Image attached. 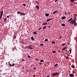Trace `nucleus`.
I'll return each instance as SVG.
<instances>
[{
    "mask_svg": "<svg viewBox=\"0 0 77 77\" xmlns=\"http://www.w3.org/2000/svg\"><path fill=\"white\" fill-rule=\"evenodd\" d=\"M49 77V75H48V76H46V77Z\"/></svg>",
    "mask_w": 77,
    "mask_h": 77,
    "instance_id": "864d4df0",
    "label": "nucleus"
},
{
    "mask_svg": "<svg viewBox=\"0 0 77 77\" xmlns=\"http://www.w3.org/2000/svg\"><path fill=\"white\" fill-rule=\"evenodd\" d=\"M38 4H39V3H38V2H37V3Z\"/></svg>",
    "mask_w": 77,
    "mask_h": 77,
    "instance_id": "5fc2aeb1",
    "label": "nucleus"
},
{
    "mask_svg": "<svg viewBox=\"0 0 77 77\" xmlns=\"http://www.w3.org/2000/svg\"><path fill=\"white\" fill-rule=\"evenodd\" d=\"M3 14V11H2L1 12V15H2V16Z\"/></svg>",
    "mask_w": 77,
    "mask_h": 77,
    "instance_id": "0eeeda50",
    "label": "nucleus"
},
{
    "mask_svg": "<svg viewBox=\"0 0 77 77\" xmlns=\"http://www.w3.org/2000/svg\"><path fill=\"white\" fill-rule=\"evenodd\" d=\"M65 15L67 14V12L66 11H65Z\"/></svg>",
    "mask_w": 77,
    "mask_h": 77,
    "instance_id": "c9c22d12",
    "label": "nucleus"
},
{
    "mask_svg": "<svg viewBox=\"0 0 77 77\" xmlns=\"http://www.w3.org/2000/svg\"><path fill=\"white\" fill-rule=\"evenodd\" d=\"M14 63H13L12 65V66H14Z\"/></svg>",
    "mask_w": 77,
    "mask_h": 77,
    "instance_id": "e433bc0d",
    "label": "nucleus"
},
{
    "mask_svg": "<svg viewBox=\"0 0 77 77\" xmlns=\"http://www.w3.org/2000/svg\"><path fill=\"white\" fill-rule=\"evenodd\" d=\"M23 5L25 6H26V5L25 4H23Z\"/></svg>",
    "mask_w": 77,
    "mask_h": 77,
    "instance_id": "2f4dec72",
    "label": "nucleus"
},
{
    "mask_svg": "<svg viewBox=\"0 0 77 77\" xmlns=\"http://www.w3.org/2000/svg\"><path fill=\"white\" fill-rule=\"evenodd\" d=\"M66 18V17L65 16H63V17H62V20H64V19H65Z\"/></svg>",
    "mask_w": 77,
    "mask_h": 77,
    "instance_id": "1a4fd4ad",
    "label": "nucleus"
},
{
    "mask_svg": "<svg viewBox=\"0 0 77 77\" xmlns=\"http://www.w3.org/2000/svg\"><path fill=\"white\" fill-rule=\"evenodd\" d=\"M2 15H1V16H0V17L1 18L2 17Z\"/></svg>",
    "mask_w": 77,
    "mask_h": 77,
    "instance_id": "a18cd8bd",
    "label": "nucleus"
},
{
    "mask_svg": "<svg viewBox=\"0 0 77 77\" xmlns=\"http://www.w3.org/2000/svg\"><path fill=\"white\" fill-rule=\"evenodd\" d=\"M30 43H31V42H30Z\"/></svg>",
    "mask_w": 77,
    "mask_h": 77,
    "instance_id": "bf43d9fd",
    "label": "nucleus"
},
{
    "mask_svg": "<svg viewBox=\"0 0 77 77\" xmlns=\"http://www.w3.org/2000/svg\"><path fill=\"white\" fill-rule=\"evenodd\" d=\"M61 26H65L66 25H65V23H62Z\"/></svg>",
    "mask_w": 77,
    "mask_h": 77,
    "instance_id": "f8f14e48",
    "label": "nucleus"
},
{
    "mask_svg": "<svg viewBox=\"0 0 77 77\" xmlns=\"http://www.w3.org/2000/svg\"><path fill=\"white\" fill-rule=\"evenodd\" d=\"M72 51V50H71V49H69V51L70 52V54H71V53Z\"/></svg>",
    "mask_w": 77,
    "mask_h": 77,
    "instance_id": "a878e982",
    "label": "nucleus"
},
{
    "mask_svg": "<svg viewBox=\"0 0 77 77\" xmlns=\"http://www.w3.org/2000/svg\"><path fill=\"white\" fill-rule=\"evenodd\" d=\"M71 67L72 68H75V66L73 65H72L71 66Z\"/></svg>",
    "mask_w": 77,
    "mask_h": 77,
    "instance_id": "2eb2a0df",
    "label": "nucleus"
},
{
    "mask_svg": "<svg viewBox=\"0 0 77 77\" xmlns=\"http://www.w3.org/2000/svg\"><path fill=\"white\" fill-rule=\"evenodd\" d=\"M1 18L0 17V20H1Z\"/></svg>",
    "mask_w": 77,
    "mask_h": 77,
    "instance_id": "13d9d810",
    "label": "nucleus"
},
{
    "mask_svg": "<svg viewBox=\"0 0 77 77\" xmlns=\"http://www.w3.org/2000/svg\"><path fill=\"white\" fill-rule=\"evenodd\" d=\"M71 1V2H74V0H70Z\"/></svg>",
    "mask_w": 77,
    "mask_h": 77,
    "instance_id": "72a5a7b5",
    "label": "nucleus"
},
{
    "mask_svg": "<svg viewBox=\"0 0 77 77\" xmlns=\"http://www.w3.org/2000/svg\"><path fill=\"white\" fill-rule=\"evenodd\" d=\"M70 77H74V75L73 74H70L69 75Z\"/></svg>",
    "mask_w": 77,
    "mask_h": 77,
    "instance_id": "423d86ee",
    "label": "nucleus"
},
{
    "mask_svg": "<svg viewBox=\"0 0 77 77\" xmlns=\"http://www.w3.org/2000/svg\"><path fill=\"white\" fill-rule=\"evenodd\" d=\"M44 45L43 44H40V46H43Z\"/></svg>",
    "mask_w": 77,
    "mask_h": 77,
    "instance_id": "412c9836",
    "label": "nucleus"
},
{
    "mask_svg": "<svg viewBox=\"0 0 77 77\" xmlns=\"http://www.w3.org/2000/svg\"><path fill=\"white\" fill-rule=\"evenodd\" d=\"M57 11H54V12H53V14H55L56 13V12H57Z\"/></svg>",
    "mask_w": 77,
    "mask_h": 77,
    "instance_id": "6ab92c4d",
    "label": "nucleus"
},
{
    "mask_svg": "<svg viewBox=\"0 0 77 77\" xmlns=\"http://www.w3.org/2000/svg\"><path fill=\"white\" fill-rule=\"evenodd\" d=\"M40 62H44V60H40Z\"/></svg>",
    "mask_w": 77,
    "mask_h": 77,
    "instance_id": "cd10ccee",
    "label": "nucleus"
},
{
    "mask_svg": "<svg viewBox=\"0 0 77 77\" xmlns=\"http://www.w3.org/2000/svg\"><path fill=\"white\" fill-rule=\"evenodd\" d=\"M65 47V48H66H66H67V46H66Z\"/></svg>",
    "mask_w": 77,
    "mask_h": 77,
    "instance_id": "3c124183",
    "label": "nucleus"
},
{
    "mask_svg": "<svg viewBox=\"0 0 77 77\" xmlns=\"http://www.w3.org/2000/svg\"><path fill=\"white\" fill-rule=\"evenodd\" d=\"M48 24L47 23H43L42 24V25H43L44 26L45 25H46Z\"/></svg>",
    "mask_w": 77,
    "mask_h": 77,
    "instance_id": "9b49d317",
    "label": "nucleus"
},
{
    "mask_svg": "<svg viewBox=\"0 0 77 77\" xmlns=\"http://www.w3.org/2000/svg\"><path fill=\"white\" fill-rule=\"evenodd\" d=\"M8 63H9L8 65H9L10 66H12V65H11V64L10 63V61H9Z\"/></svg>",
    "mask_w": 77,
    "mask_h": 77,
    "instance_id": "dca6fc26",
    "label": "nucleus"
},
{
    "mask_svg": "<svg viewBox=\"0 0 77 77\" xmlns=\"http://www.w3.org/2000/svg\"><path fill=\"white\" fill-rule=\"evenodd\" d=\"M9 17V16H7V18H8Z\"/></svg>",
    "mask_w": 77,
    "mask_h": 77,
    "instance_id": "ea45409f",
    "label": "nucleus"
},
{
    "mask_svg": "<svg viewBox=\"0 0 77 77\" xmlns=\"http://www.w3.org/2000/svg\"><path fill=\"white\" fill-rule=\"evenodd\" d=\"M58 0H55V2H57V1H58Z\"/></svg>",
    "mask_w": 77,
    "mask_h": 77,
    "instance_id": "c03bdc74",
    "label": "nucleus"
},
{
    "mask_svg": "<svg viewBox=\"0 0 77 77\" xmlns=\"http://www.w3.org/2000/svg\"><path fill=\"white\" fill-rule=\"evenodd\" d=\"M70 24H71V25L73 24L74 23V26H76L77 25V23H76V21H74V23L73 22H70L69 23Z\"/></svg>",
    "mask_w": 77,
    "mask_h": 77,
    "instance_id": "f257e3e1",
    "label": "nucleus"
},
{
    "mask_svg": "<svg viewBox=\"0 0 77 77\" xmlns=\"http://www.w3.org/2000/svg\"><path fill=\"white\" fill-rule=\"evenodd\" d=\"M22 69H24V66H23Z\"/></svg>",
    "mask_w": 77,
    "mask_h": 77,
    "instance_id": "79ce46f5",
    "label": "nucleus"
},
{
    "mask_svg": "<svg viewBox=\"0 0 77 77\" xmlns=\"http://www.w3.org/2000/svg\"><path fill=\"white\" fill-rule=\"evenodd\" d=\"M65 47V48H66H66H67V46H66Z\"/></svg>",
    "mask_w": 77,
    "mask_h": 77,
    "instance_id": "8fccbe9b",
    "label": "nucleus"
},
{
    "mask_svg": "<svg viewBox=\"0 0 77 77\" xmlns=\"http://www.w3.org/2000/svg\"><path fill=\"white\" fill-rule=\"evenodd\" d=\"M73 20V18H71L70 19H69V20H68L67 21V22H71V21H72V20Z\"/></svg>",
    "mask_w": 77,
    "mask_h": 77,
    "instance_id": "39448f33",
    "label": "nucleus"
},
{
    "mask_svg": "<svg viewBox=\"0 0 77 77\" xmlns=\"http://www.w3.org/2000/svg\"><path fill=\"white\" fill-rule=\"evenodd\" d=\"M7 20V19L6 18H5L4 20V21H6Z\"/></svg>",
    "mask_w": 77,
    "mask_h": 77,
    "instance_id": "c85d7f7f",
    "label": "nucleus"
},
{
    "mask_svg": "<svg viewBox=\"0 0 77 77\" xmlns=\"http://www.w3.org/2000/svg\"><path fill=\"white\" fill-rule=\"evenodd\" d=\"M35 7L36 8H37L38 10L39 9V6H36Z\"/></svg>",
    "mask_w": 77,
    "mask_h": 77,
    "instance_id": "4468645a",
    "label": "nucleus"
},
{
    "mask_svg": "<svg viewBox=\"0 0 77 77\" xmlns=\"http://www.w3.org/2000/svg\"><path fill=\"white\" fill-rule=\"evenodd\" d=\"M48 41V39H45V42H47V41Z\"/></svg>",
    "mask_w": 77,
    "mask_h": 77,
    "instance_id": "5701e85b",
    "label": "nucleus"
},
{
    "mask_svg": "<svg viewBox=\"0 0 77 77\" xmlns=\"http://www.w3.org/2000/svg\"><path fill=\"white\" fill-rule=\"evenodd\" d=\"M36 76L35 75V74H34L33 75V77H35V76Z\"/></svg>",
    "mask_w": 77,
    "mask_h": 77,
    "instance_id": "37998d69",
    "label": "nucleus"
},
{
    "mask_svg": "<svg viewBox=\"0 0 77 77\" xmlns=\"http://www.w3.org/2000/svg\"><path fill=\"white\" fill-rule=\"evenodd\" d=\"M34 69H36V68L35 67H34Z\"/></svg>",
    "mask_w": 77,
    "mask_h": 77,
    "instance_id": "49530a36",
    "label": "nucleus"
},
{
    "mask_svg": "<svg viewBox=\"0 0 77 77\" xmlns=\"http://www.w3.org/2000/svg\"><path fill=\"white\" fill-rule=\"evenodd\" d=\"M39 64L40 65H41V64H42V63L40 62V63H39Z\"/></svg>",
    "mask_w": 77,
    "mask_h": 77,
    "instance_id": "a19ab883",
    "label": "nucleus"
},
{
    "mask_svg": "<svg viewBox=\"0 0 77 77\" xmlns=\"http://www.w3.org/2000/svg\"><path fill=\"white\" fill-rule=\"evenodd\" d=\"M16 37H17V36H14V38H16Z\"/></svg>",
    "mask_w": 77,
    "mask_h": 77,
    "instance_id": "f704fd0d",
    "label": "nucleus"
},
{
    "mask_svg": "<svg viewBox=\"0 0 77 77\" xmlns=\"http://www.w3.org/2000/svg\"><path fill=\"white\" fill-rule=\"evenodd\" d=\"M49 14H45V16L46 17L49 16Z\"/></svg>",
    "mask_w": 77,
    "mask_h": 77,
    "instance_id": "6e6552de",
    "label": "nucleus"
},
{
    "mask_svg": "<svg viewBox=\"0 0 77 77\" xmlns=\"http://www.w3.org/2000/svg\"><path fill=\"white\" fill-rule=\"evenodd\" d=\"M66 57V59H68V56Z\"/></svg>",
    "mask_w": 77,
    "mask_h": 77,
    "instance_id": "58836bf2",
    "label": "nucleus"
},
{
    "mask_svg": "<svg viewBox=\"0 0 77 77\" xmlns=\"http://www.w3.org/2000/svg\"><path fill=\"white\" fill-rule=\"evenodd\" d=\"M32 45H30V46L29 47H32Z\"/></svg>",
    "mask_w": 77,
    "mask_h": 77,
    "instance_id": "de8ad7c7",
    "label": "nucleus"
},
{
    "mask_svg": "<svg viewBox=\"0 0 77 77\" xmlns=\"http://www.w3.org/2000/svg\"><path fill=\"white\" fill-rule=\"evenodd\" d=\"M66 44V43H63V44H62L61 45H62V46H63L64 45H65Z\"/></svg>",
    "mask_w": 77,
    "mask_h": 77,
    "instance_id": "b1692460",
    "label": "nucleus"
},
{
    "mask_svg": "<svg viewBox=\"0 0 77 77\" xmlns=\"http://www.w3.org/2000/svg\"><path fill=\"white\" fill-rule=\"evenodd\" d=\"M33 34H35V35H37V33H36V32H33Z\"/></svg>",
    "mask_w": 77,
    "mask_h": 77,
    "instance_id": "f3484780",
    "label": "nucleus"
},
{
    "mask_svg": "<svg viewBox=\"0 0 77 77\" xmlns=\"http://www.w3.org/2000/svg\"><path fill=\"white\" fill-rule=\"evenodd\" d=\"M31 57L30 56H28L27 57L29 59H30Z\"/></svg>",
    "mask_w": 77,
    "mask_h": 77,
    "instance_id": "aec40b11",
    "label": "nucleus"
},
{
    "mask_svg": "<svg viewBox=\"0 0 77 77\" xmlns=\"http://www.w3.org/2000/svg\"><path fill=\"white\" fill-rule=\"evenodd\" d=\"M52 20V19H50L47 20H46V22H48L49 21Z\"/></svg>",
    "mask_w": 77,
    "mask_h": 77,
    "instance_id": "9d476101",
    "label": "nucleus"
},
{
    "mask_svg": "<svg viewBox=\"0 0 77 77\" xmlns=\"http://www.w3.org/2000/svg\"><path fill=\"white\" fill-rule=\"evenodd\" d=\"M59 74V73L58 72H57L51 74V75L52 76L56 75H58V74Z\"/></svg>",
    "mask_w": 77,
    "mask_h": 77,
    "instance_id": "f03ea898",
    "label": "nucleus"
},
{
    "mask_svg": "<svg viewBox=\"0 0 77 77\" xmlns=\"http://www.w3.org/2000/svg\"><path fill=\"white\" fill-rule=\"evenodd\" d=\"M61 38H62V37H60V39H61Z\"/></svg>",
    "mask_w": 77,
    "mask_h": 77,
    "instance_id": "603ef678",
    "label": "nucleus"
},
{
    "mask_svg": "<svg viewBox=\"0 0 77 77\" xmlns=\"http://www.w3.org/2000/svg\"><path fill=\"white\" fill-rule=\"evenodd\" d=\"M21 60L23 61H25L26 60H25L23 59V58H22L21 59Z\"/></svg>",
    "mask_w": 77,
    "mask_h": 77,
    "instance_id": "7c9ffc66",
    "label": "nucleus"
},
{
    "mask_svg": "<svg viewBox=\"0 0 77 77\" xmlns=\"http://www.w3.org/2000/svg\"><path fill=\"white\" fill-rule=\"evenodd\" d=\"M42 27L40 28L39 29H38V30H40V29H42Z\"/></svg>",
    "mask_w": 77,
    "mask_h": 77,
    "instance_id": "4c0bfd02",
    "label": "nucleus"
},
{
    "mask_svg": "<svg viewBox=\"0 0 77 77\" xmlns=\"http://www.w3.org/2000/svg\"><path fill=\"white\" fill-rule=\"evenodd\" d=\"M51 43L52 44H55V42H51Z\"/></svg>",
    "mask_w": 77,
    "mask_h": 77,
    "instance_id": "c756f323",
    "label": "nucleus"
},
{
    "mask_svg": "<svg viewBox=\"0 0 77 77\" xmlns=\"http://www.w3.org/2000/svg\"><path fill=\"white\" fill-rule=\"evenodd\" d=\"M35 2H36V3H37V1H35Z\"/></svg>",
    "mask_w": 77,
    "mask_h": 77,
    "instance_id": "4d7b16f0",
    "label": "nucleus"
},
{
    "mask_svg": "<svg viewBox=\"0 0 77 77\" xmlns=\"http://www.w3.org/2000/svg\"><path fill=\"white\" fill-rule=\"evenodd\" d=\"M52 52L53 53H56V51H53Z\"/></svg>",
    "mask_w": 77,
    "mask_h": 77,
    "instance_id": "473e14b6",
    "label": "nucleus"
},
{
    "mask_svg": "<svg viewBox=\"0 0 77 77\" xmlns=\"http://www.w3.org/2000/svg\"><path fill=\"white\" fill-rule=\"evenodd\" d=\"M47 27V26H45L44 27H43V29H45V28H46Z\"/></svg>",
    "mask_w": 77,
    "mask_h": 77,
    "instance_id": "4be33fe9",
    "label": "nucleus"
},
{
    "mask_svg": "<svg viewBox=\"0 0 77 77\" xmlns=\"http://www.w3.org/2000/svg\"><path fill=\"white\" fill-rule=\"evenodd\" d=\"M74 0V1H77V0Z\"/></svg>",
    "mask_w": 77,
    "mask_h": 77,
    "instance_id": "6e6d98bb",
    "label": "nucleus"
},
{
    "mask_svg": "<svg viewBox=\"0 0 77 77\" xmlns=\"http://www.w3.org/2000/svg\"><path fill=\"white\" fill-rule=\"evenodd\" d=\"M28 48H29V49H33V48L32 47H28Z\"/></svg>",
    "mask_w": 77,
    "mask_h": 77,
    "instance_id": "393cba45",
    "label": "nucleus"
},
{
    "mask_svg": "<svg viewBox=\"0 0 77 77\" xmlns=\"http://www.w3.org/2000/svg\"><path fill=\"white\" fill-rule=\"evenodd\" d=\"M77 19L76 17H75L74 19H73L70 22H73V23H74V22H75V20Z\"/></svg>",
    "mask_w": 77,
    "mask_h": 77,
    "instance_id": "20e7f679",
    "label": "nucleus"
},
{
    "mask_svg": "<svg viewBox=\"0 0 77 77\" xmlns=\"http://www.w3.org/2000/svg\"><path fill=\"white\" fill-rule=\"evenodd\" d=\"M58 65V64H57V63H56V64H55V65H54V66H55V67H56V66H57Z\"/></svg>",
    "mask_w": 77,
    "mask_h": 77,
    "instance_id": "bb28decb",
    "label": "nucleus"
},
{
    "mask_svg": "<svg viewBox=\"0 0 77 77\" xmlns=\"http://www.w3.org/2000/svg\"><path fill=\"white\" fill-rule=\"evenodd\" d=\"M65 49H66V48L65 47L64 48L62 49V51H64V50H65Z\"/></svg>",
    "mask_w": 77,
    "mask_h": 77,
    "instance_id": "a211bd4d",
    "label": "nucleus"
},
{
    "mask_svg": "<svg viewBox=\"0 0 77 77\" xmlns=\"http://www.w3.org/2000/svg\"><path fill=\"white\" fill-rule=\"evenodd\" d=\"M17 13L18 14H21V15H25V14L24 13H22L21 12H20L19 11H17Z\"/></svg>",
    "mask_w": 77,
    "mask_h": 77,
    "instance_id": "7ed1b4c3",
    "label": "nucleus"
},
{
    "mask_svg": "<svg viewBox=\"0 0 77 77\" xmlns=\"http://www.w3.org/2000/svg\"><path fill=\"white\" fill-rule=\"evenodd\" d=\"M51 27V26H48V28H50Z\"/></svg>",
    "mask_w": 77,
    "mask_h": 77,
    "instance_id": "09e8293b",
    "label": "nucleus"
},
{
    "mask_svg": "<svg viewBox=\"0 0 77 77\" xmlns=\"http://www.w3.org/2000/svg\"><path fill=\"white\" fill-rule=\"evenodd\" d=\"M31 40L32 41H34V38L33 37H31Z\"/></svg>",
    "mask_w": 77,
    "mask_h": 77,
    "instance_id": "ddd939ff",
    "label": "nucleus"
}]
</instances>
